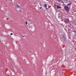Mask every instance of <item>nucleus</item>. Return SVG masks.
<instances>
[{
	"label": "nucleus",
	"instance_id": "obj_1",
	"mask_svg": "<svg viewBox=\"0 0 76 76\" xmlns=\"http://www.w3.org/2000/svg\"><path fill=\"white\" fill-rule=\"evenodd\" d=\"M67 12L69 13V7L68 6H67Z\"/></svg>",
	"mask_w": 76,
	"mask_h": 76
},
{
	"label": "nucleus",
	"instance_id": "obj_2",
	"mask_svg": "<svg viewBox=\"0 0 76 76\" xmlns=\"http://www.w3.org/2000/svg\"><path fill=\"white\" fill-rule=\"evenodd\" d=\"M17 8H18L19 9V8H20L21 7H20V6H19V5L17 4Z\"/></svg>",
	"mask_w": 76,
	"mask_h": 76
},
{
	"label": "nucleus",
	"instance_id": "obj_3",
	"mask_svg": "<svg viewBox=\"0 0 76 76\" xmlns=\"http://www.w3.org/2000/svg\"><path fill=\"white\" fill-rule=\"evenodd\" d=\"M57 9H60V7L58 5H57Z\"/></svg>",
	"mask_w": 76,
	"mask_h": 76
},
{
	"label": "nucleus",
	"instance_id": "obj_4",
	"mask_svg": "<svg viewBox=\"0 0 76 76\" xmlns=\"http://www.w3.org/2000/svg\"><path fill=\"white\" fill-rule=\"evenodd\" d=\"M44 6L45 7H47V5L46 4H44Z\"/></svg>",
	"mask_w": 76,
	"mask_h": 76
},
{
	"label": "nucleus",
	"instance_id": "obj_5",
	"mask_svg": "<svg viewBox=\"0 0 76 76\" xmlns=\"http://www.w3.org/2000/svg\"><path fill=\"white\" fill-rule=\"evenodd\" d=\"M64 22L65 23H67V20L66 19L65 20Z\"/></svg>",
	"mask_w": 76,
	"mask_h": 76
},
{
	"label": "nucleus",
	"instance_id": "obj_6",
	"mask_svg": "<svg viewBox=\"0 0 76 76\" xmlns=\"http://www.w3.org/2000/svg\"><path fill=\"white\" fill-rule=\"evenodd\" d=\"M65 10H67V6H65Z\"/></svg>",
	"mask_w": 76,
	"mask_h": 76
},
{
	"label": "nucleus",
	"instance_id": "obj_7",
	"mask_svg": "<svg viewBox=\"0 0 76 76\" xmlns=\"http://www.w3.org/2000/svg\"><path fill=\"white\" fill-rule=\"evenodd\" d=\"M67 23H69V20L68 19H67Z\"/></svg>",
	"mask_w": 76,
	"mask_h": 76
},
{
	"label": "nucleus",
	"instance_id": "obj_8",
	"mask_svg": "<svg viewBox=\"0 0 76 76\" xmlns=\"http://www.w3.org/2000/svg\"><path fill=\"white\" fill-rule=\"evenodd\" d=\"M58 2H60L61 0H57Z\"/></svg>",
	"mask_w": 76,
	"mask_h": 76
},
{
	"label": "nucleus",
	"instance_id": "obj_9",
	"mask_svg": "<svg viewBox=\"0 0 76 76\" xmlns=\"http://www.w3.org/2000/svg\"><path fill=\"white\" fill-rule=\"evenodd\" d=\"M71 4V3H70L68 4H67V6H69V5H70V4Z\"/></svg>",
	"mask_w": 76,
	"mask_h": 76
},
{
	"label": "nucleus",
	"instance_id": "obj_10",
	"mask_svg": "<svg viewBox=\"0 0 76 76\" xmlns=\"http://www.w3.org/2000/svg\"><path fill=\"white\" fill-rule=\"evenodd\" d=\"M26 25H27V24H28V22L26 21Z\"/></svg>",
	"mask_w": 76,
	"mask_h": 76
},
{
	"label": "nucleus",
	"instance_id": "obj_11",
	"mask_svg": "<svg viewBox=\"0 0 76 76\" xmlns=\"http://www.w3.org/2000/svg\"><path fill=\"white\" fill-rule=\"evenodd\" d=\"M13 35V33H11L10 35Z\"/></svg>",
	"mask_w": 76,
	"mask_h": 76
},
{
	"label": "nucleus",
	"instance_id": "obj_12",
	"mask_svg": "<svg viewBox=\"0 0 76 76\" xmlns=\"http://www.w3.org/2000/svg\"><path fill=\"white\" fill-rule=\"evenodd\" d=\"M8 1H12V0H8Z\"/></svg>",
	"mask_w": 76,
	"mask_h": 76
},
{
	"label": "nucleus",
	"instance_id": "obj_13",
	"mask_svg": "<svg viewBox=\"0 0 76 76\" xmlns=\"http://www.w3.org/2000/svg\"><path fill=\"white\" fill-rule=\"evenodd\" d=\"M58 18H60V16H58Z\"/></svg>",
	"mask_w": 76,
	"mask_h": 76
},
{
	"label": "nucleus",
	"instance_id": "obj_14",
	"mask_svg": "<svg viewBox=\"0 0 76 76\" xmlns=\"http://www.w3.org/2000/svg\"><path fill=\"white\" fill-rule=\"evenodd\" d=\"M8 19H9L8 18H7V20H8Z\"/></svg>",
	"mask_w": 76,
	"mask_h": 76
},
{
	"label": "nucleus",
	"instance_id": "obj_15",
	"mask_svg": "<svg viewBox=\"0 0 76 76\" xmlns=\"http://www.w3.org/2000/svg\"><path fill=\"white\" fill-rule=\"evenodd\" d=\"M40 9H42V8L41 7H40Z\"/></svg>",
	"mask_w": 76,
	"mask_h": 76
},
{
	"label": "nucleus",
	"instance_id": "obj_16",
	"mask_svg": "<svg viewBox=\"0 0 76 76\" xmlns=\"http://www.w3.org/2000/svg\"><path fill=\"white\" fill-rule=\"evenodd\" d=\"M65 30H66V28H65Z\"/></svg>",
	"mask_w": 76,
	"mask_h": 76
}]
</instances>
